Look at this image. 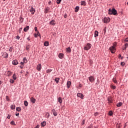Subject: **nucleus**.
I'll list each match as a JSON object with an SVG mask.
<instances>
[{
	"label": "nucleus",
	"mask_w": 128,
	"mask_h": 128,
	"mask_svg": "<svg viewBox=\"0 0 128 128\" xmlns=\"http://www.w3.org/2000/svg\"><path fill=\"white\" fill-rule=\"evenodd\" d=\"M108 14H114V16L118 15V12L116 8H113L112 9L110 8L108 12Z\"/></svg>",
	"instance_id": "nucleus-1"
},
{
	"label": "nucleus",
	"mask_w": 128,
	"mask_h": 128,
	"mask_svg": "<svg viewBox=\"0 0 128 128\" xmlns=\"http://www.w3.org/2000/svg\"><path fill=\"white\" fill-rule=\"evenodd\" d=\"M29 12H31L32 14H34V12H36V9L32 6L30 7Z\"/></svg>",
	"instance_id": "nucleus-2"
},
{
	"label": "nucleus",
	"mask_w": 128,
	"mask_h": 128,
	"mask_svg": "<svg viewBox=\"0 0 128 128\" xmlns=\"http://www.w3.org/2000/svg\"><path fill=\"white\" fill-rule=\"evenodd\" d=\"M90 48H92V45L90 43H88L84 48V50H90Z\"/></svg>",
	"instance_id": "nucleus-3"
},
{
	"label": "nucleus",
	"mask_w": 128,
	"mask_h": 128,
	"mask_svg": "<svg viewBox=\"0 0 128 128\" xmlns=\"http://www.w3.org/2000/svg\"><path fill=\"white\" fill-rule=\"evenodd\" d=\"M104 24H108L110 22V18H104Z\"/></svg>",
	"instance_id": "nucleus-4"
},
{
	"label": "nucleus",
	"mask_w": 128,
	"mask_h": 128,
	"mask_svg": "<svg viewBox=\"0 0 128 128\" xmlns=\"http://www.w3.org/2000/svg\"><path fill=\"white\" fill-rule=\"evenodd\" d=\"M110 50L112 54H114L116 52V48L114 46H111L110 48Z\"/></svg>",
	"instance_id": "nucleus-5"
},
{
	"label": "nucleus",
	"mask_w": 128,
	"mask_h": 128,
	"mask_svg": "<svg viewBox=\"0 0 128 128\" xmlns=\"http://www.w3.org/2000/svg\"><path fill=\"white\" fill-rule=\"evenodd\" d=\"M88 80L90 82H94V77L90 76L88 78Z\"/></svg>",
	"instance_id": "nucleus-6"
},
{
	"label": "nucleus",
	"mask_w": 128,
	"mask_h": 128,
	"mask_svg": "<svg viewBox=\"0 0 128 128\" xmlns=\"http://www.w3.org/2000/svg\"><path fill=\"white\" fill-rule=\"evenodd\" d=\"M108 104H112V96H108Z\"/></svg>",
	"instance_id": "nucleus-7"
},
{
	"label": "nucleus",
	"mask_w": 128,
	"mask_h": 128,
	"mask_svg": "<svg viewBox=\"0 0 128 128\" xmlns=\"http://www.w3.org/2000/svg\"><path fill=\"white\" fill-rule=\"evenodd\" d=\"M12 64H14V66H16V64H18V61L17 60H14L12 62Z\"/></svg>",
	"instance_id": "nucleus-8"
},
{
	"label": "nucleus",
	"mask_w": 128,
	"mask_h": 128,
	"mask_svg": "<svg viewBox=\"0 0 128 128\" xmlns=\"http://www.w3.org/2000/svg\"><path fill=\"white\" fill-rule=\"evenodd\" d=\"M52 112L54 116H58V112H56L55 110H52Z\"/></svg>",
	"instance_id": "nucleus-9"
},
{
	"label": "nucleus",
	"mask_w": 128,
	"mask_h": 128,
	"mask_svg": "<svg viewBox=\"0 0 128 128\" xmlns=\"http://www.w3.org/2000/svg\"><path fill=\"white\" fill-rule=\"evenodd\" d=\"M2 56H4L5 58H8V54L6 52H4Z\"/></svg>",
	"instance_id": "nucleus-10"
},
{
	"label": "nucleus",
	"mask_w": 128,
	"mask_h": 128,
	"mask_svg": "<svg viewBox=\"0 0 128 128\" xmlns=\"http://www.w3.org/2000/svg\"><path fill=\"white\" fill-rule=\"evenodd\" d=\"M77 96H78V98H84V94L82 93H78L77 94Z\"/></svg>",
	"instance_id": "nucleus-11"
},
{
	"label": "nucleus",
	"mask_w": 128,
	"mask_h": 128,
	"mask_svg": "<svg viewBox=\"0 0 128 128\" xmlns=\"http://www.w3.org/2000/svg\"><path fill=\"white\" fill-rule=\"evenodd\" d=\"M72 85V82L70 81L67 82L66 86H67V88H70V86Z\"/></svg>",
	"instance_id": "nucleus-12"
},
{
	"label": "nucleus",
	"mask_w": 128,
	"mask_h": 128,
	"mask_svg": "<svg viewBox=\"0 0 128 128\" xmlns=\"http://www.w3.org/2000/svg\"><path fill=\"white\" fill-rule=\"evenodd\" d=\"M41 69H42V64H38L37 66L36 70H38V72H40V70Z\"/></svg>",
	"instance_id": "nucleus-13"
},
{
	"label": "nucleus",
	"mask_w": 128,
	"mask_h": 128,
	"mask_svg": "<svg viewBox=\"0 0 128 128\" xmlns=\"http://www.w3.org/2000/svg\"><path fill=\"white\" fill-rule=\"evenodd\" d=\"M30 100L31 102H32V104H36V98H34V97H32L30 99Z\"/></svg>",
	"instance_id": "nucleus-14"
},
{
	"label": "nucleus",
	"mask_w": 128,
	"mask_h": 128,
	"mask_svg": "<svg viewBox=\"0 0 128 128\" xmlns=\"http://www.w3.org/2000/svg\"><path fill=\"white\" fill-rule=\"evenodd\" d=\"M58 102L60 103V104H62V98L59 97L58 98Z\"/></svg>",
	"instance_id": "nucleus-15"
},
{
	"label": "nucleus",
	"mask_w": 128,
	"mask_h": 128,
	"mask_svg": "<svg viewBox=\"0 0 128 128\" xmlns=\"http://www.w3.org/2000/svg\"><path fill=\"white\" fill-rule=\"evenodd\" d=\"M50 24L52 26H54V24H56V21L54 20H52L51 22H50Z\"/></svg>",
	"instance_id": "nucleus-16"
},
{
	"label": "nucleus",
	"mask_w": 128,
	"mask_h": 128,
	"mask_svg": "<svg viewBox=\"0 0 128 128\" xmlns=\"http://www.w3.org/2000/svg\"><path fill=\"white\" fill-rule=\"evenodd\" d=\"M30 29V26H26L25 28L24 29V31L26 32L28 30Z\"/></svg>",
	"instance_id": "nucleus-17"
},
{
	"label": "nucleus",
	"mask_w": 128,
	"mask_h": 128,
	"mask_svg": "<svg viewBox=\"0 0 128 128\" xmlns=\"http://www.w3.org/2000/svg\"><path fill=\"white\" fill-rule=\"evenodd\" d=\"M80 4L82 6H86V1H82Z\"/></svg>",
	"instance_id": "nucleus-18"
},
{
	"label": "nucleus",
	"mask_w": 128,
	"mask_h": 128,
	"mask_svg": "<svg viewBox=\"0 0 128 128\" xmlns=\"http://www.w3.org/2000/svg\"><path fill=\"white\" fill-rule=\"evenodd\" d=\"M122 106V102H120L118 104H116V106H118V108Z\"/></svg>",
	"instance_id": "nucleus-19"
},
{
	"label": "nucleus",
	"mask_w": 128,
	"mask_h": 128,
	"mask_svg": "<svg viewBox=\"0 0 128 128\" xmlns=\"http://www.w3.org/2000/svg\"><path fill=\"white\" fill-rule=\"evenodd\" d=\"M98 36V32L97 30H95L94 32V38H96V36Z\"/></svg>",
	"instance_id": "nucleus-20"
},
{
	"label": "nucleus",
	"mask_w": 128,
	"mask_h": 128,
	"mask_svg": "<svg viewBox=\"0 0 128 128\" xmlns=\"http://www.w3.org/2000/svg\"><path fill=\"white\" fill-rule=\"evenodd\" d=\"M46 126V122H41V126Z\"/></svg>",
	"instance_id": "nucleus-21"
},
{
	"label": "nucleus",
	"mask_w": 128,
	"mask_h": 128,
	"mask_svg": "<svg viewBox=\"0 0 128 128\" xmlns=\"http://www.w3.org/2000/svg\"><path fill=\"white\" fill-rule=\"evenodd\" d=\"M66 50L68 52H72V50H70V47L66 48Z\"/></svg>",
	"instance_id": "nucleus-22"
},
{
	"label": "nucleus",
	"mask_w": 128,
	"mask_h": 128,
	"mask_svg": "<svg viewBox=\"0 0 128 128\" xmlns=\"http://www.w3.org/2000/svg\"><path fill=\"white\" fill-rule=\"evenodd\" d=\"M58 58L61 59L62 58H64V54L60 53L58 55Z\"/></svg>",
	"instance_id": "nucleus-23"
},
{
	"label": "nucleus",
	"mask_w": 128,
	"mask_h": 128,
	"mask_svg": "<svg viewBox=\"0 0 128 128\" xmlns=\"http://www.w3.org/2000/svg\"><path fill=\"white\" fill-rule=\"evenodd\" d=\"M48 10H50V8H46L44 10L45 14H48Z\"/></svg>",
	"instance_id": "nucleus-24"
},
{
	"label": "nucleus",
	"mask_w": 128,
	"mask_h": 128,
	"mask_svg": "<svg viewBox=\"0 0 128 128\" xmlns=\"http://www.w3.org/2000/svg\"><path fill=\"white\" fill-rule=\"evenodd\" d=\"M12 77L14 80H16V74H14Z\"/></svg>",
	"instance_id": "nucleus-25"
},
{
	"label": "nucleus",
	"mask_w": 128,
	"mask_h": 128,
	"mask_svg": "<svg viewBox=\"0 0 128 128\" xmlns=\"http://www.w3.org/2000/svg\"><path fill=\"white\" fill-rule=\"evenodd\" d=\"M79 10H80V7L78 6H76V8H75V12H78Z\"/></svg>",
	"instance_id": "nucleus-26"
},
{
	"label": "nucleus",
	"mask_w": 128,
	"mask_h": 128,
	"mask_svg": "<svg viewBox=\"0 0 128 128\" xmlns=\"http://www.w3.org/2000/svg\"><path fill=\"white\" fill-rule=\"evenodd\" d=\"M11 110H15L16 109V105L12 104L10 106Z\"/></svg>",
	"instance_id": "nucleus-27"
},
{
	"label": "nucleus",
	"mask_w": 128,
	"mask_h": 128,
	"mask_svg": "<svg viewBox=\"0 0 128 128\" xmlns=\"http://www.w3.org/2000/svg\"><path fill=\"white\" fill-rule=\"evenodd\" d=\"M8 76H12V72H10V71H8L7 72V74H6Z\"/></svg>",
	"instance_id": "nucleus-28"
},
{
	"label": "nucleus",
	"mask_w": 128,
	"mask_h": 128,
	"mask_svg": "<svg viewBox=\"0 0 128 128\" xmlns=\"http://www.w3.org/2000/svg\"><path fill=\"white\" fill-rule=\"evenodd\" d=\"M55 82H56V84H58L60 81V78H56L54 79Z\"/></svg>",
	"instance_id": "nucleus-29"
},
{
	"label": "nucleus",
	"mask_w": 128,
	"mask_h": 128,
	"mask_svg": "<svg viewBox=\"0 0 128 128\" xmlns=\"http://www.w3.org/2000/svg\"><path fill=\"white\" fill-rule=\"evenodd\" d=\"M44 46H48V42H44Z\"/></svg>",
	"instance_id": "nucleus-30"
},
{
	"label": "nucleus",
	"mask_w": 128,
	"mask_h": 128,
	"mask_svg": "<svg viewBox=\"0 0 128 128\" xmlns=\"http://www.w3.org/2000/svg\"><path fill=\"white\" fill-rule=\"evenodd\" d=\"M23 62L24 64H26V62H28V60H26V58H23Z\"/></svg>",
	"instance_id": "nucleus-31"
},
{
	"label": "nucleus",
	"mask_w": 128,
	"mask_h": 128,
	"mask_svg": "<svg viewBox=\"0 0 128 128\" xmlns=\"http://www.w3.org/2000/svg\"><path fill=\"white\" fill-rule=\"evenodd\" d=\"M24 105L25 106H28V101L24 102Z\"/></svg>",
	"instance_id": "nucleus-32"
},
{
	"label": "nucleus",
	"mask_w": 128,
	"mask_h": 128,
	"mask_svg": "<svg viewBox=\"0 0 128 128\" xmlns=\"http://www.w3.org/2000/svg\"><path fill=\"white\" fill-rule=\"evenodd\" d=\"M16 110L17 112H20L22 110V108H20V107H16Z\"/></svg>",
	"instance_id": "nucleus-33"
},
{
	"label": "nucleus",
	"mask_w": 128,
	"mask_h": 128,
	"mask_svg": "<svg viewBox=\"0 0 128 128\" xmlns=\"http://www.w3.org/2000/svg\"><path fill=\"white\" fill-rule=\"evenodd\" d=\"M108 114H109V116H112V114H114V112H112V111H110L108 112Z\"/></svg>",
	"instance_id": "nucleus-34"
},
{
	"label": "nucleus",
	"mask_w": 128,
	"mask_h": 128,
	"mask_svg": "<svg viewBox=\"0 0 128 128\" xmlns=\"http://www.w3.org/2000/svg\"><path fill=\"white\" fill-rule=\"evenodd\" d=\"M126 48H128V44L126 43L124 45V48H123V50H126Z\"/></svg>",
	"instance_id": "nucleus-35"
},
{
	"label": "nucleus",
	"mask_w": 128,
	"mask_h": 128,
	"mask_svg": "<svg viewBox=\"0 0 128 128\" xmlns=\"http://www.w3.org/2000/svg\"><path fill=\"white\" fill-rule=\"evenodd\" d=\"M116 44H118V43L116 42H114L113 44V46H114V48H116Z\"/></svg>",
	"instance_id": "nucleus-36"
},
{
	"label": "nucleus",
	"mask_w": 128,
	"mask_h": 128,
	"mask_svg": "<svg viewBox=\"0 0 128 128\" xmlns=\"http://www.w3.org/2000/svg\"><path fill=\"white\" fill-rule=\"evenodd\" d=\"M30 45H28L26 48V50H30Z\"/></svg>",
	"instance_id": "nucleus-37"
},
{
	"label": "nucleus",
	"mask_w": 128,
	"mask_h": 128,
	"mask_svg": "<svg viewBox=\"0 0 128 128\" xmlns=\"http://www.w3.org/2000/svg\"><path fill=\"white\" fill-rule=\"evenodd\" d=\"M52 70H50V69L46 71V72L47 74H48V73H50V72H51Z\"/></svg>",
	"instance_id": "nucleus-38"
},
{
	"label": "nucleus",
	"mask_w": 128,
	"mask_h": 128,
	"mask_svg": "<svg viewBox=\"0 0 128 128\" xmlns=\"http://www.w3.org/2000/svg\"><path fill=\"white\" fill-rule=\"evenodd\" d=\"M112 80H113V82H114V84H116V78H113V79H112Z\"/></svg>",
	"instance_id": "nucleus-39"
},
{
	"label": "nucleus",
	"mask_w": 128,
	"mask_h": 128,
	"mask_svg": "<svg viewBox=\"0 0 128 128\" xmlns=\"http://www.w3.org/2000/svg\"><path fill=\"white\" fill-rule=\"evenodd\" d=\"M60 2H62V0H57L56 4H60Z\"/></svg>",
	"instance_id": "nucleus-40"
},
{
	"label": "nucleus",
	"mask_w": 128,
	"mask_h": 128,
	"mask_svg": "<svg viewBox=\"0 0 128 128\" xmlns=\"http://www.w3.org/2000/svg\"><path fill=\"white\" fill-rule=\"evenodd\" d=\"M10 84H14V80L12 79H10Z\"/></svg>",
	"instance_id": "nucleus-41"
},
{
	"label": "nucleus",
	"mask_w": 128,
	"mask_h": 128,
	"mask_svg": "<svg viewBox=\"0 0 128 128\" xmlns=\"http://www.w3.org/2000/svg\"><path fill=\"white\" fill-rule=\"evenodd\" d=\"M111 88H112L113 90H116V86H114V85H112Z\"/></svg>",
	"instance_id": "nucleus-42"
},
{
	"label": "nucleus",
	"mask_w": 128,
	"mask_h": 128,
	"mask_svg": "<svg viewBox=\"0 0 128 128\" xmlns=\"http://www.w3.org/2000/svg\"><path fill=\"white\" fill-rule=\"evenodd\" d=\"M104 34H106V28H105L104 29Z\"/></svg>",
	"instance_id": "nucleus-43"
},
{
	"label": "nucleus",
	"mask_w": 128,
	"mask_h": 128,
	"mask_svg": "<svg viewBox=\"0 0 128 128\" xmlns=\"http://www.w3.org/2000/svg\"><path fill=\"white\" fill-rule=\"evenodd\" d=\"M6 100L8 102L10 100V98H8V96H6Z\"/></svg>",
	"instance_id": "nucleus-44"
},
{
	"label": "nucleus",
	"mask_w": 128,
	"mask_h": 128,
	"mask_svg": "<svg viewBox=\"0 0 128 128\" xmlns=\"http://www.w3.org/2000/svg\"><path fill=\"white\" fill-rule=\"evenodd\" d=\"M22 28H20V29L18 30V32H20H20H22Z\"/></svg>",
	"instance_id": "nucleus-45"
},
{
	"label": "nucleus",
	"mask_w": 128,
	"mask_h": 128,
	"mask_svg": "<svg viewBox=\"0 0 128 128\" xmlns=\"http://www.w3.org/2000/svg\"><path fill=\"white\" fill-rule=\"evenodd\" d=\"M10 124H12V126H14V124H14V121H12V122H10Z\"/></svg>",
	"instance_id": "nucleus-46"
},
{
	"label": "nucleus",
	"mask_w": 128,
	"mask_h": 128,
	"mask_svg": "<svg viewBox=\"0 0 128 128\" xmlns=\"http://www.w3.org/2000/svg\"><path fill=\"white\" fill-rule=\"evenodd\" d=\"M37 34H38V36H40V32H38V31H37Z\"/></svg>",
	"instance_id": "nucleus-47"
},
{
	"label": "nucleus",
	"mask_w": 128,
	"mask_h": 128,
	"mask_svg": "<svg viewBox=\"0 0 128 128\" xmlns=\"http://www.w3.org/2000/svg\"><path fill=\"white\" fill-rule=\"evenodd\" d=\"M125 64L124 62H122L120 63V65L122 66H124Z\"/></svg>",
	"instance_id": "nucleus-48"
},
{
	"label": "nucleus",
	"mask_w": 128,
	"mask_h": 128,
	"mask_svg": "<svg viewBox=\"0 0 128 128\" xmlns=\"http://www.w3.org/2000/svg\"><path fill=\"white\" fill-rule=\"evenodd\" d=\"M34 30H35V32H38V27H36H36H34Z\"/></svg>",
	"instance_id": "nucleus-49"
},
{
	"label": "nucleus",
	"mask_w": 128,
	"mask_h": 128,
	"mask_svg": "<svg viewBox=\"0 0 128 128\" xmlns=\"http://www.w3.org/2000/svg\"><path fill=\"white\" fill-rule=\"evenodd\" d=\"M84 122H85V120H84L82 121V126H84Z\"/></svg>",
	"instance_id": "nucleus-50"
},
{
	"label": "nucleus",
	"mask_w": 128,
	"mask_h": 128,
	"mask_svg": "<svg viewBox=\"0 0 128 128\" xmlns=\"http://www.w3.org/2000/svg\"><path fill=\"white\" fill-rule=\"evenodd\" d=\"M16 40H20V37L19 36H16Z\"/></svg>",
	"instance_id": "nucleus-51"
},
{
	"label": "nucleus",
	"mask_w": 128,
	"mask_h": 128,
	"mask_svg": "<svg viewBox=\"0 0 128 128\" xmlns=\"http://www.w3.org/2000/svg\"><path fill=\"white\" fill-rule=\"evenodd\" d=\"M64 18H68V14H64Z\"/></svg>",
	"instance_id": "nucleus-52"
},
{
	"label": "nucleus",
	"mask_w": 128,
	"mask_h": 128,
	"mask_svg": "<svg viewBox=\"0 0 128 128\" xmlns=\"http://www.w3.org/2000/svg\"><path fill=\"white\" fill-rule=\"evenodd\" d=\"M9 50H10V52H12V48H10Z\"/></svg>",
	"instance_id": "nucleus-53"
},
{
	"label": "nucleus",
	"mask_w": 128,
	"mask_h": 128,
	"mask_svg": "<svg viewBox=\"0 0 128 128\" xmlns=\"http://www.w3.org/2000/svg\"><path fill=\"white\" fill-rule=\"evenodd\" d=\"M46 116H48V118H50V114L47 113Z\"/></svg>",
	"instance_id": "nucleus-54"
},
{
	"label": "nucleus",
	"mask_w": 128,
	"mask_h": 128,
	"mask_svg": "<svg viewBox=\"0 0 128 128\" xmlns=\"http://www.w3.org/2000/svg\"><path fill=\"white\" fill-rule=\"evenodd\" d=\"M34 37L35 38H38V34H34Z\"/></svg>",
	"instance_id": "nucleus-55"
},
{
	"label": "nucleus",
	"mask_w": 128,
	"mask_h": 128,
	"mask_svg": "<svg viewBox=\"0 0 128 128\" xmlns=\"http://www.w3.org/2000/svg\"><path fill=\"white\" fill-rule=\"evenodd\" d=\"M7 118L10 120V116L8 115V116H7Z\"/></svg>",
	"instance_id": "nucleus-56"
},
{
	"label": "nucleus",
	"mask_w": 128,
	"mask_h": 128,
	"mask_svg": "<svg viewBox=\"0 0 128 128\" xmlns=\"http://www.w3.org/2000/svg\"><path fill=\"white\" fill-rule=\"evenodd\" d=\"M16 116H20V113H18L16 114Z\"/></svg>",
	"instance_id": "nucleus-57"
},
{
	"label": "nucleus",
	"mask_w": 128,
	"mask_h": 128,
	"mask_svg": "<svg viewBox=\"0 0 128 128\" xmlns=\"http://www.w3.org/2000/svg\"><path fill=\"white\" fill-rule=\"evenodd\" d=\"M40 125H37L34 128H39Z\"/></svg>",
	"instance_id": "nucleus-58"
},
{
	"label": "nucleus",
	"mask_w": 128,
	"mask_h": 128,
	"mask_svg": "<svg viewBox=\"0 0 128 128\" xmlns=\"http://www.w3.org/2000/svg\"><path fill=\"white\" fill-rule=\"evenodd\" d=\"M48 4L50 6V4H52V1H50Z\"/></svg>",
	"instance_id": "nucleus-59"
},
{
	"label": "nucleus",
	"mask_w": 128,
	"mask_h": 128,
	"mask_svg": "<svg viewBox=\"0 0 128 128\" xmlns=\"http://www.w3.org/2000/svg\"><path fill=\"white\" fill-rule=\"evenodd\" d=\"M125 42H128V38H126L124 40Z\"/></svg>",
	"instance_id": "nucleus-60"
},
{
	"label": "nucleus",
	"mask_w": 128,
	"mask_h": 128,
	"mask_svg": "<svg viewBox=\"0 0 128 128\" xmlns=\"http://www.w3.org/2000/svg\"><path fill=\"white\" fill-rule=\"evenodd\" d=\"M24 62H20V64H21V66H24Z\"/></svg>",
	"instance_id": "nucleus-61"
},
{
	"label": "nucleus",
	"mask_w": 128,
	"mask_h": 128,
	"mask_svg": "<svg viewBox=\"0 0 128 128\" xmlns=\"http://www.w3.org/2000/svg\"><path fill=\"white\" fill-rule=\"evenodd\" d=\"M20 68H24V66L21 65V66H20Z\"/></svg>",
	"instance_id": "nucleus-62"
},
{
	"label": "nucleus",
	"mask_w": 128,
	"mask_h": 128,
	"mask_svg": "<svg viewBox=\"0 0 128 128\" xmlns=\"http://www.w3.org/2000/svg\"><path fill=\"white\" fill-rule=\"evenodd\" d=\"M122 58V55L120 54H119V56H118V58Z\"/></svg>",
	"instance_id": "nucleus-63"
},
{
	"label": "nucleus",
	"mask_w": 128,
	"mask_h": 128,
	"mask_svg": "<svg viewBox=\"0 0 128 128\" xmlns=\"http://www.w3.org/2000/svg\"><path fill=\"white\" fill-rule=\"evenodd\" d=\"M82 84H79V88H82Z\"/></svg>",
	"instance_id": "nucleus-64"
}]
</instances>
